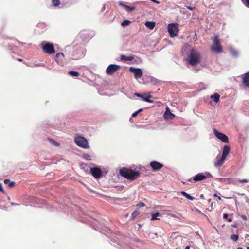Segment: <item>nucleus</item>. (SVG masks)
<instances>
[{"label":"nucleus","mask_w":249,"mask_h":249,"mask_svg":"<svg viewBox=\"0 0 249 249\" xmlns=\"http://www.w3.org/2000/svg\"><path fill=\"white\" fill-rule=\"evenodd\" d=\"M119 173L121 176L131 181H134L139 178L141 174L139 171H134L126 167L120 169Z\"/></svg>","instance_id":"obj_1"},{"label":"nucleus","mask_w":249,"mask_h":249,"mask_svg":"<svg viewBox=\"0 0 249 249\" xmlns=\"http://www.w3.org/2000/svg\"><path fill=\"white\" fill-rule=\"evenodd\" d=\"M187 61L192 66H195L200 63L201 61V54L198 51L192 49L188 56Z\"/></svg>","instance_id":"obj_2"},{"label":"nucleus","mask_w":249,"mask_h":249,"mask_svg":"<svg viewBox=\"0 0 249 249\" xmlns=\"http://www.w3.org/2000/svg\"><path fill=\"white\" fill-rule=\"evenodd\" d=\"M212 40L213 41V44L211 46L212 50L216 53H222L223 52V48L221 45L219 36H215Z\"/></svg>","instance_id":"obj_3"},{"label":"nucleus","mask_w":249,"mask_h":249,"mask_svg":"<svg viewBox=\"0 0 249 249\" xmlns=\"http://www.w3.org/2000/svg\"><path fill=\"white\" fill-rule=\"evenodd\" d=\"M211 177V174L208 172H205L203 173H200L195 175L193 178L189 179L188 181L191 182L192 180H193L194 181V182H197L204 180L205 179L210 178Z\"/></svg>","instance_id":"obj_4"},{"label":"nucleus","mask_w":249,"mask_h":249,"mask_svg":"<svg viewBox=\"0 0 249 249\" xmlns=\"http://www.w3.org/2000/svg\"><path fill=\"white\" fill-rule=\"evenodd\" d=\"M168 31L171 37L177 36L179 31L178 24L171 23L168 24Z\"/></svg>","instance_id":"obj_5"},{"label":"nucleus","mask_w":249,"mask_h":249,"mask_svg":"<svg viewBox=\"0 0 249 249\" xmlns=\"http://www.w3.org/2000/svg\"><path fill=\"white\" fill-rule=\"evenodd\" d=\"M42 49L44 53L52 54L55 53V49L53 44L49 42H42Z\"/></svg>","instance_id":"obj_6"},{"label":"nucleus","mask_w":249,"mask_h":249,"mask_svg":"<svg viewBox=\"0 0 249 249\" xmlns=\"http://www.w3.org/2000/svg\"><path fill=\"white\" fill-rule=\"evenodd\" d=\"M74 142L78 146L83 148H88L89 147L88 141L83 137L77 136L75 137Z\"/></svg>","instance_id":"obj_7"},{"label":"nucleus","mask_w":249,"mask_h":249,"mask_svg":"<svg viewBox=\"0 0 249 249\" xmlns=\"http://www.w3.org/2000/svg\"><path fill=\"white\" fill-rule=\"evenodd\" d=\"M121 68V66L116 64H110L106 70V73L109 75H112Z\"/></svg>","instance_id":"obj_8"},{"label":"nucleus","mask_w":249,"mask_h":249,"mask_svg":"<svg viewBox=\"0 0 249 249\" xmlns=\"http://www.w3.org/2000/svg\"><path fill=\"white\" fill-rule=\"evenodd\" d=\"M129 71L134 73V77L136 79L141 78L143 74V72L140 68H135L133 67H130Z\"/></svg>","instance_id":"obj_9"},{"label":"nucleus","mask_w":249,"mask_h":249,"mask_svg":"<svg viewBox=\"0 0 249 249\" xmlns=\"http://www.w3.org/2000/svg\"><path fill=\"white\" fill-rule=\"evenodd\" d=\"M214 133L217 138L221 140L225 143L229 142L228 137L224 134L218 132L217 130L214 129Z\"/></svg>","instance_id":"obj_10"},{"label":"nucleus","mask_w":249,"mask_h":249,"mask_svg":"<svg viewBox=\"0 0 249 249\" xmlns=\"http://www.w3.org/2000/svg\"><path fill=\"white\" fill-rule=\"evenodd\" d=\"M90 172L92 175L95 178H99L100 177H101L102 175V172L101 170L98 167H94L91 168Z\"/></svg>","instance_id":"obj_11"},{"label":"nucleus","mask_w":249,"mask_h":249,"mask_svg":"<svg viewBox=\"0 0 249 249\" xmlns=\"http://www.w3.org/2000/svg\"><path fill=\"white\" fill-rule=\"evenodd\" d=\"M150 165L152 168L153 171H158L163 167V165L162 163L156 161L151 162Z\"/></svg>","instance_id":"obj_12"},{"label":"nucleus","mask_w":249,"mask_h":249,"mask_svg":"<svg viewBox=\"0 0 249 249\" xmlns=\"http://www.w3.org/2000/svg\"><path fill=\"white\" fill-rule=\"evenodd\" d=\"M56 61L58 64L63 66L65 64L64 54L62 53H58L56 55Z\"/></svg>","instance_id":"obj_13"},{"label":"nucleus","mask_w":249,"mask_h":249,"mask_svg":"<svg viewBox=\"0 0 249 249\" xmlns=\"http://www.w3.org/2000/svg\"><path fill=\"white\" fill-rule=\"evenodd\" d=\"M164 117L166 119H173L175 115L170 112L169 108L167 107L164 114Z\"/></svg>","instance_id":"obj_14"},{"label":"nucleus","mask_w":249,"mask_h":249,"mask_svg":"<svg viewBox=\"0 0 249 249\" xmlns=\"http://www.w3.org/2000/svg\"><path fill=\"white\" fill-rule=\"evenodd\" d=\"M243 83L246 86L249 87V71L243 75Z\"/></svg>","instance_id":"obj_15"},{"label":"nucleus","mask_w":249,"mask_h":249,"mask_svg":"<svg viewBox=\"0 0 249 249\" xmlns=\"http://www.w3.org/2000/svg\"><path fill=\"white\" fill-rule=\"evenodd\" d=\"M230 148L229 146L225 145L223 147L222 156L226 158L230 152Z\"/></svg>","instance_id":"obj_16"},{"label":"nucleus","mask_w":249,"mask_h":249,"mask_svg":"<svg viewBox=\"0 0 249 249\" xmlns=\"http://www.w3.org/2000/svg\"><path fill=\"white\" fill-rule=\"evenodd\" d=\"M120 59L121 60L123 61H132L134 59V57L133 56H125L124 55H121L120 56Z\"/></svg>","instance_id":"obj_17"},{"label":"nucleus","mask_w":249,"mask_h":249,"mask_svg":"<svg viewBox=\"0 0 249 249\" xmlns=\"http://www.w3.org/2000/svg\"><path fill=\"white\" fill-rule=\"evenodd\" d=\"M145 25L148 29L152 30L155 26V23L154 22L147 21L145 23Z\"/></svg>","instance_id":"obj_18"},{"label":"nucleus","mask_w":249,"mask_h":249,"mask_svg":"<svg viewBox=\"0 0 249 249\" xmlns=\"http://www.w3.org/2000/svg\"><path fill=\"white\" fill-rule=\"evenodd\" d=\"M225 158L222 156L219 160H217V161L214 163V165L216 167H218L221 166L223 163L224 162V160H225Z\"/></svg>","instance_id":"obj_19"},{"label":"nucleus","mask_w":249,"mask_h":249,"mask_svg":"<svg viewBox=\"0 0 249 249\" xmlns=\"http://www.w3.org/2000/svg\"><path fill=\"white\" fill-rule=\"evenodd\" d=\"M4 183L5 184H8L9 188H12L15 186V182L14 181H11L10 179H5L4 180Z\"/></svg>","instance_id":"obj_20"},{"label":"nucleus","mask_w":249,"mask_h":249,"mask_svg":"<svg viewBox=\"0 0 249 249\" xmlns=\"http://www.w3.org/2000/svg\"><path fill=\"white\" fill-rule=\"evenodd\" d=\"M220 182H223L226 184H231L232 182V179L231 178H218Z\"/></svg>","instance_id":"obj_21"},{"label":"nucleus","mask_w":249,"mask_h":249,"mask_svg":"<svg viewBox=\"0 0 249 249\" xmlns=\"http://www.w3.org/2000/svg\"><path fill=\"white\" fill-rule=\"evenodd\" d=\"M211 98L213 99L215 102L217 103L219 101L220 95L218 93H215L213 95H211Z\"/></svg>","instance_id":"obj_22"},{"label":"nucleus","mask_w":249,"mask_h":249,"mask_svg":"<svg viewBox=\"0 0 249 249\" xmlns=\"http://www.w3.org/2000/svg\"><path fill=\"white\" fill-rule=\"evenodd\" d=\"M181 193L183 195V196H184L189 200H193L194 199V197H193L191 196H190L189 194H187L186 192L184 191H182Z\"/></svg>","instance_id":"obj_23"},{"label":"nucleus","mask_w":249,"mask_h":249,"mask_svg":"<svg viewBox=\"0 0 249 249\" xmlns=\"http://www.w3.org/2000/svg\"><path fill=\"white\" fill-rule=\"evenodd\" d=\"M152 96L149 93H148L145 96V98H143V100L148 103H153V101L150 99L152 98Z\"/></svg>","instance_id":"obj_24"},{"label":"nucleus","mask_w":249,"mask_h":249,"mask_svg":"<svg viewBox=\"0 0 249 249\" xmlns=\"http://www.w3.org/2000/svg\"><path fill=\"white\" fill-rule=\"evenodd\" d=\"M159 215H160L159 213L158 212H156L152 214V217H151V220L154 221V220H159V219L157 218V217L159 216Z\"/></svg>","instance_id":"obj_25"},{"label":"nucleus","mask_w":249,"mask_h":249,"mask_svg":"<svg viewBox=\"0 0 249 249\" xmlns=\"http://www.w3.org/2000/svg\"><path fill=\"white\" fill-rule=\"evenodd\" d=\"M69 74L72 76H75V77H77L79 75V73L77 71H70L69 72Z\"/></svg>","instance_id":"obj_26"},{"label":"nucleus","mask_w":249,"mask_h":249,"mask_svg":"<svg viewBox=\"0 0 249 249\" xmlns=\"http://www.w3.org/2000/svg\"><path fill=\"white\" fill-rule=\"evenodd\" d=\"M231 239L236 242L238 240L239 236L237 234H233L231 236Z\"/></svg>","instance_id":"obj_27"},{"label":"nucleus","mask_w":249,"mask_h":249,"mask_svg":"<svg viewBox=\"0 0 249 249\" xmlns=\"http://www.w3.org/2000/svg\"><path fill=\"white\" fill-rule=\"evenodd\" d=\"M140 214V213L138 211H134L132 213V217L133 219H134L136 217H137L139 214Z\"/></svg>","instance_id":"obj_28"},{"label":"nucleus","mask_w":249,"mask_h":249,"mask_svg":"<svg viewBox=\"0 0 249 249\" xmlns=\"http://www.w3.org/2000/svg\"><path fill=\"white\" fill-rule=\"evenodd\" d=\"M53 5L54 6H58L60 4L59 0H52Z\"/></svg>","instance_id":"obj_29"},{"label":"nucleus","mask_w":249,"mask_h":249,"mask_svg":"<svg viewBox=\"0 0 249 249\" xmlns=\"http://www.w3.org/2000/svg\"><path fill=\"white\" fill-rule=\"evenodd\" d=\"M49 142L52 143L53 145H55V146H59V144L58 143H57L55 141H54V140H53L52 139H49Z\"/></svg>","instance_id":"obj_30"},{"label":"nucleus","mask_w":249,"mask_h":249,"mask_svg":"<svg viewBox=\"0 0 249 249\" xmlns=\"http://www.w3.org/2000/svg\"><path fill=\"white\" fill-rule=\"evenodd\" d=\"M143 110V109L142 108H141V109H139L138 111L134 112L132 114V117H136L138 113L140 112H142V111Z\"/></svg>","instance_id":"obj_31"},{"label":"nucleus","mask_w":249,"mask_h":249,"mask_svg":"<svg viewBox=\"0 0 249 249\" xmlns=\"http://www.w3.org/2000/svg\"><path fill=\"white\" fill-rule=\"evenodd\" d=\"M130 23V21L127 20H124L121 24V25L123 26H125L128 25L129 23Z\"/></svg>","instance_id":"obj_32"},{"label":"nucleus","mask_w":249,"mask_h":249,"mask_svg":"<svg viewBox=\"0 0 249 249\" xmlns=\"http://www.w3.org/2000/svg\"><path fill=\"white\" fill-rule=\"evenodd\" d=\"M244 4L248 7H249V0H242Z\"/></svg>","instance_id":"obj_33"},{"label":"nucleus","mask_w":249,"mask_h":249,"mask_svg":"<svg viewBox=\"0 0 249 249\" xmlns=\"http://www.w3.org/2000/svg\"><path fill=\"white\" fill-rule=\"evenodd\" d=\"M126 9L128 11H132L133 10H134V7H130L129 6H127L126 5L125 6Z\"/></svg>","instance_id":"obj_34"},{"label":"nucleus","mask_w":249,"mask_h":249,"mask_svg":"<svg viewBox=\"0 0 249 249\" xmlns=\"http://www.w3.org/2000/svg\"><path fill=\"white\" fill-rule=\"evenodd\" d=\"M249 182V180L247 179H239L238 180V182L242 183H247Z\"/></svg>","instance_id":"obj_35"},{"label":"nucleus","mask_w":249,"mask_h":249,"mask_svg":"<svg viewBox=\"0 0 249 249\" xmlns=\"http://www.w3.org/2000/svg\"><path fill=\"white\" fill-rule=\"evenodd\" d=\"M84 157L86 159H87V160H91L90 156L89 155V154H85L84 155Z\"/></svg>","instance_id":"obj_36"},{"label":"nucleus","mask_w":249,"mask_h":249,"mask_svg":"<svg viewBox=\"0 0 249 249\" xmlns=\"http://www.w3.org/2000/svg\"><path fill=\"white\" fill-rule=\"evenodd\" d=\"M137 206L139 207H142L145 206V204L144 203H139L137 204Z\"/></svg>","instance_id":"obj_37"},{"label":"nucleus","mask_w":249,"mask_h":249,"mask_svg":"<svg viewBox=\"0 0 249 249\" xmlns=\"http://www.w3.org/2000/svg\"><path fill=\"white\" fill-rule=\"evenodd\" d=\"M135 95L137 96V97H143V95L142 94H140V93H135Z\"/></svg>","instance_id":"obj_38"},{"label":"nucleus","mask_w":249,"mask_h":249,"mask_svg":"<svg viewBox=\"0 0 249 249\" xmlns=\"http://www.w3.org/2000/svg\"><path fill=\"white\" fill-rule=\"evenodd\" d=\"M0 191L2 193H4V190H3L1 184H0Z\"/></svg>","instance_id":"obj_39"},{"label":"nucleus","mask_w":249,"mask_h":249,"mask_svg":"<svg viewBox=\"0 0 249 249\" xmlns=\"http://www.w3.org/2000/svg\"><path fill=\"white\" fill-rule=\"evenodd\" d=\"M187 8L190 10H193L195 9V7L187 6Z\"/></svg>","instance_id":"obj_40"},{"label":"nucleus","mask_w":249,"mask_h":249,"mask_svg":"<svg viewBox=\"0 0 249 249\" xmlns=\"http://www.w3.org/2000/svg\"><path fill=\"white\" fill-rule=\"evenodd\" d=\"M228 214H227V213L224 214V215H223V218L224 219H228Z\"/></svg>","instance_id":"obj_41"},{"label":"nucleus","mask_w":249,"mask_h":249,"mask_svg":"<svg viewBox=\"0 0 249 249\" xmlns=\"http://www.w3.org/2000/svg\"><path fill=\"white\" fill-rule=\"evenodd\" d=\"M213 196H214V197H217L219 200H221V197L220 196H218L216 194H214Z\"/></svg>","instance_id":"obj_42"},{"label":"nucleus","mask_w":249,"mask_h":249,"mask_svg":"<svg viewBox=\"0 0 249 249\" xmlns=\"http://www.w3.org/2000/svg\"><path fill=\"white\" fill-rule=\"evenodd\" d=\"M227 221H228L229 222H232V219L231 218H228V219H227Z\"/></svg>","instance_id":"obj_43"},{"label":"nucleus","mask_w":249,"mask_h":249,"mask_svg":"<svg viewBox=\"0 0 249 249\" xmlns=\"http://www.w3.org/2000/svg\"><path fill=\"white\" fill-rule=\"evenodd\" d=\"M18 61H20V62H22L23 61V59H21V58H18L17 59Z\"/></svg>","instance_id":"obj_44"},{"label":"nucleus","mask_w":249,"mask_h":249,"mask_svg":"<svg viewBox=\"0 0 249 249\" xmlns=\"http://www.w3.org/2000/svg\"><path fill=\"white\" fill-rule=\"evenodd\" d=\"M231 227H233V228H236L237 226L235 224H233V225H231Z\"/></svg>","instance_id":"obj_45"},{"label":"nucleus","mask_w":249,"mask_h":249,"mask_svg":"<svg viewBox=\"0 0 249 249\" xmlns=\"http://www.w3.org/2000/svg\"><path fill=\"white\" fill-rule=\"evenodd\" d=\"M147 94H142L143 95V97H141L143 99V98H145V96L147 95Z\"/></svg>","instance_id":"obj_46"},{"label":"nucleus","mask_w":249,"mask_h":249,"mask_svg":"<svg viewBox=\"0 0 249 249\" xmlns=\"http://www.w3.org/2000/svg\"><path fill=\"white\" fill-rule=\"evenodd\" d=\"M200 198H201L203 199V198H204V196H203V195L201 194V195H200Z\"/></svg>","instance_id":"obj_47"},{"label":"nucleus","mask_w":249,"mask_h":249,"mask_svg":"<svg viewBox=\"0 0 249 249\" xmlns=\"http://www.w3.org/2000/svg\"><path fill=\"white\" fill-rule=\"evenodd\" d=\"M185 249H190V246H187L185 247Z\"/></svg>","instance_id":"obj_48"},{"label":"nucleus","mask_w":249,"mask_h":249,"mask_svg":"<svg viewBox=\"0 0 249 249\" xmlns=\"http://www.w3.org/2000/svg\"><path fill=\"white\" fill-rule=\"evenodd\" d=\"M236 249H243V248L241 247H238Z\"/></svg>","instance_id":"obj_49"},{"label":"nucleus","mask_w":249,"mask_h":249,"mask_svg":"<svg viewBox=\"0 0 249 249\" xmlns=\"http://www.w3.org/2000/svg\"><path fill=\"white\" fill-rule=\"evenodd\" d=\"M211 208H212V207H213V203H211Z\"/></svg>","instance_id":"obj_50"},{"label":"nucleus","mask_w":249,"mask_h":249,"mask_svg":"<svg viewBox=\"0 0 249 249\" xmlns=\"http://www.w3.org/2000/svg\"><path fill=\"white\" fill-rule=\"evenodd\" d=\"M247 249H249V247H247Z\"/></svg>","instance_id":"obj_51"},{"label":"nucleus","mask_w":249,"mask_h":249,"mask_svg":"<svg viewBox=\"0 0 249 249\" xmlns=\"http://www.w3.org/2000/svg\"><path fill=\"white\" fill-rule=\"evenodd\" d=\"M211 200V199H209V202H210Z\"/></svg>","instance_id":"obj_52"}]
</instances>
